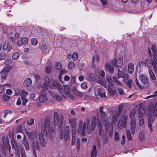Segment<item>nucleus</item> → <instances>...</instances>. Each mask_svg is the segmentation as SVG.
Here are the masks:
<instances>
[{"label": "nucleus", "mask_w": 157, "mask_h": 157, "mask_svg": "<svg viewBox=\"0 0 157 157\" xmlns=\"http://www.w3.org/2000/svg\"><path fill=\"white\" fill-rule=\"evenodd\" d=\"M95 118L93 117L92 121V123L90 125H89V121L87 120L86 122L82 124L83 121L82 120H79L78 126V132L79 133H81L82 135L84 134L85 132L86 127L88 132H90L91 131L94 130L95 127L96 123L97 122L96 121ZM98 123H97V124Z\"/></svg>", "instance_id": "nucleus-2"}, {"label": "nucleus", "mask_w": 157, "mask_h": 157, "mask_svg": "<svg viewBox=\"0 0 157 157\" xmlns=\"http://www.w3.org/2000/svg\"><path fill=\"white\" fill-rule=\"evenodd\" d=\"M117 90L119 93V94L121 95H122L124 94V91L120 87L117 88Z\"/></svg>", "instance_id": "nucleus-61"}, {"label": "nucleus", "mask_w": 157, "mask_h": 157, "mask_svg": "<svg viewBox=\"0 0 157 157\" xmlns=\"http://www.w3.org/2000/svg\"><path fill=\"white\" fill-rule=\"evenodd\" d=\"M107 80L109 85L113 87L114 85V81H113L111 77H107Z\"/></svg>", "instance_id": "nucleus-33"}, {"label": "nucleus", "mask_w": 157, "mask_h": 157, "mask_svg": "<svg viewBox=\"0 0 157 157\" xmlns=\"http://www.w3.org/2000/svg\"><path fill=\"white\" fill-rule=\"evenodd\" d=\"M152 66L155 71H157V66L156 63H154V61H151L149 59H146L144 61H140L139 64V67H144L147 68L148 70L151 69Z\"/></svg>", "instance_id": "nucleus-3"}, {"label": "nucleus", "mask_w": 157, "mask_h": 157, "mask_svg": "<svg viewBox=\"0 0 157 157\" xmlns=\"http://www.w3.org/2000/svg\"><path fill=\"white\" fill-rule=\"evenodd\" d=\"M50 80L48 78H45V85L48 87L50 85Z\"/></svg>", "instance_id": "nucleus-46"}, {"label": "nucleus", "mask_w": 157, "mask_h": 157, "mask_svg": "<svg viewBox=\"0 0 157 157\" xmlns=\"http://www.w3.org/2000/svg\"><path fill=\"white\" fill-rule=\"evenodd\" d=\"M87 84L85 82H82L81 85V86L83 89H85L88 88Z\"/></svg>", "instance_id": "nucleus-51"}, {"label": "nucleus", "mask_w": 157, "mask_h": 157, "mask_svg": "<svg viewBox=\"0 0 157 157\" xmlns=\"http://www.w3.org/2000/svg\"><path fill=\"white\" fill-rule=\"evenodd\" d=\"M12 147L15 150V154L18 157H20V154L19 152V147L18 143L15 141L14 138H12L11 141Z\"/></svg>", "instance_id": "nucleus-10"}, {"label": "nucleus", "mask_w": 157, "mask_h": 157, "mask_svg": "<svg viewBox=\"0 0 157 157\" xmlns=\"http://www.w3.org/2000/svg\"><path fill=\"white\" fill-rule=\"evenodd\" d=\"M135 115V113L134 111H132L130 112L129 117L131 120L133 119H136L134 118Z\"/></svg>", "instance_id": "nucleus-44"}, {"label": "nucleus", "mask_w": 157, "mask_h": 157, "mask_svg": "<svg viewBox=\"0 0 157 157\" xmlns=\"http://www.w3.org/2000/svg\"><path fill=\"white\" fill-rule=\"evenodd\" d=\"M22 144L24 146L25 149L26 151L29 150V146L28 142L26 138V136L25 135H24L23 140L22 141Z\"/></svg>", "instance_id": "nucleus-23"}, {"label": "nucleus", "mask_w": 157, "mask_h": 157, "mask_svg": "<svg viewBox=\"0 0 157 157\" xmlns=\"http://www.w3.org/2000/svg\"><path fill=\"white\" fill-rule=\"evenodd\" d=\"M19 57V54L17 52H15L12 56V58L14 60L17 59Z\"/></svg>", "instance_id": "nucleus-49"}, {"label": "nucleus", "mask_w": 157, "mask_h": 157, "mask_svg": "<svg viewBox=\"0 0 157 157\" xmlns=\"http://www.w3.org/2000/svg\"><path fill=\"white\" fill-rule=\"evenodd\" d=\"M122 110V107L121 106H119L118 108V110L117 113L116 115H117V117H118L121 114Z\"/></svg>", "instance_id": "nucleus-50"}, {"label": "nucleus", "mask_w": 157, "mask_h": 157, "mask_svg": "<svg viewBox=\"0 0 157 157\" xmlns=\"http://www.w3.org/2000/svg\"><path fill=\"white\" fill-rule=\"evenodd\" d=\"M126 135L129 141H131L132 140V137L129 130L126 131Z\"/></svg>", "instance_id": "nucleus-42"}, {"label": "nucleus", "mask_w": 157, "mask_h": 157, "mask_svg": "<svg viewBox=\"0 0 157 157\" xmlns=\"http://www.w3.org/2000/svg\"><path fill=\"white\" fill-rule=\"evenodd\" d=\"M139 78L140 81L144 84L147 85L149 83V80L143 74H141L139 76Z\"/></svg>", "instance_id": "nucleus-18"}, {"label": "nucleus", "mask_w": 157, "mask_h": 157, "mask_svg": "<svg viewBox=\"0 0 157 157\" xmlns=\"http://www.w3.org/2000/svg\"><path fill=\"white\" fill-rule=\"evenodd\" d=\"M59 83L57 82H55L52 83V86L51 88L52 89H55L56 88L58 84Z\"/></svg>", "instance_id": "nucleus-47"}, {"label": "nucleus", "mask_w": 157, "mask_h": 157, "mask_svg": "<svg viewBox=\"0 0 157 157\" xmlns=\"http://www.w3.org/2000/svg\"><path fill=\"white\" fill-rule=\"evenodd\" d=\"M139 136L140 140H143L144 138V132L143 131L140 132Z\"/></svg>", "instance_id": "nucleus-48"}, {"label": "nucleus", "mask_w": 157, "mask_h": 157, "mask_svg": "<svg viewBox=\"0 0 157 157\" xmlns=\"http://www.w3.org/2000/svg\"><path fill=\"white\" fill-rule=\"evenodd\" d=\"M98 93L99 96H100L101 97H105V92L104 90V89L100 88H98Z\"/></svg>", "instance_id": "nucleus-27"}, {"label": "nucleus", "mask_w": 157, "mask_h": 157, "mask_svg": "<svg viewBox=\"0 0 157 157\" xmlns=\"http://www.w3.org/2000/svg\"><path fill=\"white\" fill-rule=\"evenodd\" d=\"M28 43V39L27 38L23 37L18 39L17 41V45L20 47L22 45H25Z\"/></svg>", "instance_id": "nucleus-16"}, {"label": "nucleus", "mask_w": 157, "mask_h": 157, "mask_svg": "<svg viewBox=\"0 0 157 157\" xmlns=\"http://www.w3.org/2000/svg\"><path fill=\"white\" fill-rule=\"evenodd\" d=\"M135 82H136V85L140 88V89H142L144 88V87L143 86L140 85L139 84V83L137 79H136L135 80Z\"/></svg>", "instance_id": "nucleus-59"}, {"label": "nucleus", "mask_w": 157, "mask_h": 157, "mask_svg": "<svg viewBox=\"0 0 157 157\" xmlns=\"http://www.w3.org/2000/svg\"><path fill=\"white\" fill-rule=\"evenodd\" d=\"M102 121H103V124L107 132H109V136H112L113 133V125H112L111 124H110L109 123L108 118L103 119Z\"/></svg>", "instance_id": "nucleus-6"}, {"label": "nucleus", "mask_w": 157, "mask_h": 157, "mask_svg": "<svg viewBox=\"0 0 157 157\" xmlns=\"http://www.w3.org/2000/svg\"><path fill=\"white\" fill-rule=\"evenodd\" d=\"M26 134L28 136V138L31 140H33L36 136V133L34 132H27Z\"/></svg>", "instance_id": "nucleus-30"}, {"label": "nucleus", "mask_w": 157, "mask_h": 157, "mask_svg": "<svg viewBox=\"0 0 157 157\" xmlns=\"http://www.w3.org/2000/svg\"><path fill=\"white\" fill-rule=\"evenodd\" d=\"M101 2L102 5L105 7L107 5V0H100Z\"/></svg>", "instance_id": "nucleus-60"}, {"label": "nucleus", "mask_w": 157, "mask_h": 157, "mask_svg": "<svg viewBox=\"0 0 157 157\" xmlns=\"http://www.w3.org/2000/svg\"><path fill=\"white\" fill-rule=\"evenodd\" d=\"M98 128L99 135L100 136H102L103 137L104 136V134L102 131L101 125L100 123L99 124L98 123Z\"/></svg>", "instance_id": "nucleus-29"}, {"label": "nucleus", "mask_w": 157, "mask_h": 157, "mask_svg": "<svg viewBox=\"0 0 157 157\" xmlns=\"http://www.w3.org/2000/svg\"><path fill=\"white\" fill-rule=\"evenodd\" d=\"M116 115H113L111 118L112 122L111 124L113 125V124H114L115 122H116L117 121V117Z\"/></svg>", "instance_id": "nucleus-40"}, {"label": "nucleus", "mask_w": 157, "mask_h": 157, "mask_svg": "<svg viewBox=\"0 0 157 157\" xmlns=\"http://www.w3.org/2000/svg\"><path fill=\"white\" fill-rule=\"evenodd\" d=\"M127 118V114L125 113H123L121 115L118 124V126L120 129H122L123 128H125L126 127Z\"/></svg>", "instance_id": "nucleus-5"}, {"label": "nucleus", "mask_w": 157, "mask_h": 157, "mask_svg": "<svg viewBox=\"0 0 157 157\" xmlns=\"http://www.w3.org/2000/svg\"><path fill=\"white\" fill-rule=\"evenodd\" d=\"M115 140L117 142L119 140V135L117 132H116L114 136Z\"/></svg>", "instance_id": "nucleus-54"}, {"label": "nucleus", "mask_w": 157, "mask_h": 157, "mask_svg": "<svg viewBox=\"0 0 157 157\" xmlns=\"http://www.w3.org/2000/svg\"><path fill=\"white\" fill-rule=\"evenodd\" d=\"M63 119L62 116L59 117L56 112L54 113L53 121L55 125H57L59 128H60L62 125Z\"/></svg>", "instance_id": "nucleus-7"}, {"label": "nucleus", "mask_w": 157, "mask_h": 157, "mask_svg": "<svg viewBox=\"0 0 157 157\" xmlns=\"http://www.w3.org/2000/svg\"><path fill=\"white\" fill-rule=\"evenodd\" d=\"M35 147L36 148V149L37 150L39 151L40 147L39 145V144L37 141H33V145L32 146V148L33 151L34 153V154L35 156H36Z\"/></svg>", "instance_id": "nucleus-17"}, {"label": "nucleus", "mask_w": 157, "mask_h": 157, "mask_svg": "<svg viewBox=\"0 0 157 157\" xmlns=\"http://www.w3.org/2000/svg\"><path fill=\"white\" fill-rule=\"evenodd\" d=\"M139 125L140 126L143 125L144 123V120L141 114H139L138 117Z\"/></svg>", "instance_id": "nucleus-32"}, {"label": "nucleus", "mask_w": 157, "mask_h": 157, "mask_svg": "<svg viewBox=\"0 0 157 157\" xmlns=\"http://www.w3.org/2000/svg\"><path fill=\"white\" fill-rule=\"evenodd\" d=\"M50 121L48 117L45 119L44 125L41 127V132L39 133V138L40 144L42 147H44L46 144L44 137L45 129L46 131V135L47 136H49L51 139H53L55 136V131L52 128H50Z\"/></svg>", "instance_id": "nucleus-1"}, {"label": "nucleus", "mask_w": 157, "mask_h": 157, "mask_svg": "<svg viewBox=\"0 0 157 157\" xmlns=\"http://www.w3.org/2000/svg\"><path fill=\"white\" fill-rule=\"evenodd\" d=\"M27 124L28 125H32L34 123V119H31L27 121Z\"/></svg>", "instance_id": "nucleus-62"}, {"label": "nucleus", "mask_w": 157, "mask_h": 157, "mask_svg": "<svg viewBox=\"0 0 157 157\" xmlns=\"http://www.w3.org/2000/svg\"><path fill=\"white\" fill-rule=\"evenodd\" d=\"M39 100L40 103L46 102L48 100L47 95L45 94H41L40 96Z\"/></svg>", "instance_id": "nucleus-24"}, {"label": "nucleus", "mask_w": 157, "mask_h": 157, "mask_svg": "<svg viewBox=\"0 0 157 157\" xmlns=\"http://www.w3.org/2000/svg\"><path fill=\"white\" fill-rule=\"evenodd\" d=\"M69 132V127L68 126H65L64 132L63 131H61L59 135L60 139H63V138L64 140L67 141L68 139V134Z\"/></svg>", "instance_id": "nucleus-9"}, {"label": "nucleus", "mask_w": 157, "mask_h": 157, "mask_svg": "<svg viewBox=\"0 0 157 157\" xmlns=\"http://www.w3.org/2000/svg\"><path fill=\"white\" fill-rule=\"evenodd\" d=\"M76 132H73V133H72V140H71V145H74L75 144V142L76 140V137L75 136Z\"/></svg>", "instance_id": "nucleus-37"}, {"label": "nucleus", "mask_w": 157, "mask_h": 157, "mask_svg": "<svg viewBox=\"0 0 157 157\" xmlns=\"http://www.w3.org/2000/svg\"><path fill=\"white\" fill-rule=\"evenodd\" d=\"M10 98V96L6 94H4L3 96L2 99L5 101H7L9 100Z\"/></svg>", "instance_id": "nucleus-56"}, {"label": "nucleus", "mask_w": 157, "mask_h": 157, "mask_svg": "<svg viewBox=\"0 0 157 157\" xmlns=\"http://www.w3.org/2000/svg\"><path fill=\"white\" fill-rule=\"evenodd\" d=\"M123 82L128 88L130 89L132 88L133 81L128 78V75L126 77L123 79Z\"/></svg>", "instance_id": "nucleus-15"}, {"label": "nucleus", "mask_w": 157, "mask_h": 157, "mask_svg": "<svg viewBox=\"0 0 157 157\" xmlns=\"http://www.w3.org/2000/svg\"><path fill=\"white\" fill-rule=\"evenodd\" d=\"M31 80L30 78H28L24 81L23 85L25 87H28L31 85Z\"/></svg>", "instance_id": "nucleus-26"}, {"label": "nucleus", "mask_w": 157, "mask_h": 157, "mask_svg": "<svg viewBox=\"0 0 157 157\" xmlns=\"http://www.w3.org/2000/svg\"><path fill=\"white\" fill-rule=\"evenodd\" d=\"M51 96L55 98L57 100L59 101H60L62 99L61 98L59 95L54 94H51Z\"/></svg>", "instance_id": "nucleus-41"}, {"label": "nucleus", "mask_w": 157, "mask_h": 157, "mask_svg": "<svg viewBox=\"0 0 157 157\" xmlns=\"http://www.w3.org/2000/svg\"><path fill=\"white\" fill-rule=\"evenodd\" d=\"M130 124L131 132L132 134H134L136 125V119L131 120Z\"/></svg>", "instance_id": "nucleus-21"}, {"label": "nucleus", "mask_w": 157, "mask_h": 157, "mask_svg": "<svg viewBox=\"0 0 157 157\" xmlns=\"http://www.w3.org/2000/svg\"><path fill=\"white\" fill-rule=\"evenodd\" d=\"M72 57L73 60L75 61L78 59V55L76 53H74L73 54Z\"/></svg>", "instance_id": "nucleus-52"}, {"label": "nucleus", "mask_w": 157, "mask_h": 157, "mask_svg": "<svg viewBox=\"0 0 157 157\" xmlns=\"http://www.w3.org/2000/svg\"><path fill=\"white\" fill-rule=\"evenodd\" d=\"M75 64L74 62L72 61L69 62L68 67V69L71 70L75 67Z\"/></svg>", "instance_id": "nucleus-36"}, {"label": "nucleus", "mask_w": 157, "mask_h": 157, "mask_svg": "<svg viewBox=\"0 0 157 157\" xmlns=\"http://www.w3.org/2000/svg\"><path fill=\"white\" fill-rule=\"evenodd\" d=\"M57 88L60 93H61L62 91H63V86L59 83L57 86Z\"/></svg>", "instance_id": "nucleus-55"}, {"label": "nucleus", "mask_w": 157, "mask_h": 157, "mask_svg": "<svg viewBox=\"0 0 157 157\" xmlns=\"http://www.w3.org/2000/svg\"><path fill=\"white\" fill-rule=\"evenodd\" d=\"M56 68L57 70H59L62 68V66L60 63L56 62L55 64Z\"/></svg>", "instance_id": "nucleus-58"}, {"label": "nucleus", "mask_w": 157, "mask_h": 157, "mask_svg": "<svg viewBox=\"0 0 157 157\" xmlns=\"http://www.w3.org/2000/svg\"><path fill=\"white\" fill-rule=\"evenodd\" d=\"M13 49L12 44L10 43L6 42L4 44L3 47V49L4 51H7L8 52H10Z\"/></svg>", "instance_id": "nucleus-19"}, {"label": "nucleus", "mask_w": 157, "mask_h": 157, "mask_svg": "<svg viewBox=\"0 0 157 157\" xmlns=\"http://www.w3.org/2000/svg\"><path fill=\"white\" fill-rule=\"evenodd\" d=\"M2 141L6 149H8L10 151L11 149L9 143L8 137H3Z\"/></svg>", "instance_id": "nucleus-14"}, {"label": "nucleus", "mask_w": 157, "mask_h": 157, "mask_svg": "<svg viewBox=\"0 0 157 157\" xmlns=\"http://www.w3.org/2000/svg\"><path fill=\"white\" fill-rule=\"evenodd\" d=\"M127 71L129 74H132L134 70V66L133 63H130L127 65Z\"/></svg>", "instance_id": "nucleus-20"}, {"label": "nucleus", "mask_w": 157, "mask_h": 157, "mask_svg": "<svg viewBox=\"0 0 157 157\" xmlns=\"http://www.w3.org/2000/svg\"><path fill=\"white\" fill-rule=\"evenodd\" d=\"M68 120L72 128V133H73V132H76V131L75 128L76 127V123L75 119L73 118H69Z\"/></svg>", "instance_id": "nucleus-13"}, {"label": "nucleus", "mask_w": 157, "mask_h": 157, "mask_svg": "<svg viewBox=\"0 0 157 157\" xmlns=\"http://www.w3.org/2000/svg\"><path fill=\"white\" fill-rule=\"evenodd\" d=\"M112 64L115 67H121L123 66V60L122 58L114 59L111 61Z\"/></svg>", "instance_id": "nucleus-11"}, {"label": "nucleus", "mask_w": 157, "mask_h": 157, "mask_svg": "<svg viewBox=\"0 0 157 157\" xmlns=\"http://www.w3.org/2000/svg\"><path fill=\"white\" fill-rule=\"evenodd\" d=\"M31 43L32 45H35L37 44L38 41L36 39L33 38L31 39Z\"/></svg>", "instance_id": "nucleus-57"}, {"label": "nucleus", "mask_w": 157, "mask_h": 157, "mask_svg": "<svg viewBox=\"0 0 157 157\" xmlns=\"http://www.w3.org/2000/svg\"><path fill=\"white\" fill-rule=\"evenodd\" d=\"M12 67L11 66L7 65L4 67L2 71L7 74L12 69Z\"/></svg>", "instance_id": "nucleus-31"}, {"label": "nucleus", "mask_w": 157, "mask_h": 157, "mask_svg": "<svg viewBox=\"0 0 157 157\" xmlns=\"http://www.w3.org/2000/svg\"><path fill=\"white\" fill-rule=\"evenodd\" d=\"M63 91L66 97H68L72 100L74 99V97L70 93V88L69 86H64Z\"/></svg>", "instance_id": "nucleus-12"}, {"label": "nucleus", "mask_w": 157, "mask_h": 157, "mask_svg": "<svg viewBox=\"0 0 157 157\" xmlns=\"http://www.w3.org/2000/svg\"><path fill=\"white\" fill-rule=\"evenodd\" d=\"M113 78L114 82H115V84L117 85L121 86L122 85V83L120 82L117 79L116 77L115 76L113 77Z\"/></svg>", "instance_id": "nucleus-34"}, {"label": "nucleus", "mask_w": 157, "mask_h": 157, "mask_svg": "<svg viewBox=\"0 0 157 157\" xmlns=\"http://www.w3.org/2000/svg\"><path fill=\"white\" fill-rule=\"evenodd\" d=\"M89 78L92 81H94L95 79V75L92 73L90 74L89 75Z\"/></svg>", "instance_id": "nucleus-38"}, {"label": "nucleus", "mask_w": 157, "mask_h": 157, "mask_svg": "<svg viewBox=\"0 0 157 157\" xmlns=\"http://www.w3.org/2000/svg\"><path fill=\"white\" fill-rule=\"evenodd\" d=\"M105 70L109 73H113L114 72L113 66L108 63H105Z\"/></svg>", "instance_id": "nucleus-22"}, {"label": "nucleus", "mask_w": 157, "mask_h": 157, "mask_svg": "<svg viewBox=\"0 0 157 157\" xmlns=\"http://www.w3.org/2000/svg\"><path fill=\"white\" fill-rule=\"evenodd\" d=\"M103 108L104 107H101L99 109V113H98L97 116L93 117L95 118L96 121H98L99 124L100 123L101 121H102L103 119L107 118L105 117L106 113L103 110Z\"/></svg>", "instance_id": "nucleus-8"}, {"label": "nucleus", "mask_w": 157, "mask_h": 157, "mask_svg": "<svg viewBox=\"0 0 157 157\" xmlns=\"http://www.w3.org/2000/svg\"><path fill=\"white\" fill-rule=\"evenodd\" d=\"M0 75H1L2 79H5L7 76V74L2 71L0 73Z\"/></svg>", "instance_id": "nucleus-45"}, {"label": "nucleus", "mask_w": 157, "mask_h": 157, "mask_svg": "<svg viewBox=\"0 0 157 157\" xmlns=\"http://www.w3.org/2000/svg\"><path fill=\"white\" fill-rule=\"evenodd\" d=\"M117 78H123V79L126 77L128 75L127 73H124L122 71H120L119 69H117Z\"/></svg>", "instance_id": "nucleus-25"}, {"label": "nucleus", "mask_w": 157, "mask_h": 157, "mask_svg": "<svg viewBox=\"0 0 157 157\" xmlns=\"http://www.w3.org/2000/svg\"><path fill=\"white\" fill-rule=\"evenodd\" d=\"M96 60L97 61V62H98V60L99 59V58L98 56L97 55H96V56H93L92 61V63H94L96 61Z\"/></svg>", "instance_id": "nucleus-53"}, {"label": "nucleus", "mask_w": 157, "mask_h": 157, "mask_svg": "<svg viewBox=\"0 0 157 157\" xmlns=\"http://www.w3.org/2000/svg\"><path fill=\"white\" fill-rule=\"evenodd\" d=\"M96 148L95 145H94L92 147L91 151V157H96Z\"/></svg>", "instance_id": "nucleus-28"}, {"label": "nucleus", "mask_w": 157, "mask_h": 157, "mask_svg": "<svg viewBox=\"0 0 157 157\" xmlns=\"http://www.w3.org/2000/svg\"><path fill=\"white\" fill-rule=\"evenodd\" d=\"M67 72V71L66 70L63 69H61L60 71L59 72V79H60L62 77V75H64L66 74Z\"/></svg>", "instance_id": "nucleus-39"}, {"label": "nucleus", "mask_w": 157, "mask_h": 157, "mask_svg": "<svg viewBox=\"0 0 157 157\" xmlns=\"http://www.w3.org/2000/svg\"><path fill=\"white\" fill-rule=\"evenodd\" d=\"M45 71L47 74H50L51 72V70L49 67H47L45 69Z\"/></svg>", "instance_id": "nucleus-63"}, {"label": "nucleus", "mask_w": 157, "mask_h": 157, "mask_svg": "<svg viewBox=\"0 0 157 157\" xmlns=\"http://www.w3.org/2000/svg\"><path fill=\"white\" fill-rule=\"evenodd\" d=\"M148 112L149 113V115L148 116V126L149 129L152 132V124L154 121L155 118H154L151 115L152 114L155 117L157 116V109H155L153 107L151 110H150L149 108H148Z\"/></svg>", "instance_id": "nucleus-4"}, {"label": "nucleus", "mask_w": 157, "mask_h": 157, "mask_svg": "<svg viewBox=\"0 0 157 157\" xmlns=\"http://www.w3.org/2000/svg\"><path fill=\"white\" fill-rule=\"evenodd\" d=\"M148 71L151 78L152 80H155V77L154 74L152 71V70L151 69L148 70Z\"/></svg>", "instance_id": "nucleus-35"}, {"label": "nucleus", "mask_w": 157, "mask_h": 157, "mask_svg": "<svg viewBox=\"0 0 157 157\" xmlns=\"http://www.w3.org/2000/svg\"><path fill=\"white\" fill-rule=\"evenodd\" d=\"M108 90L110 95H113L114 94L115 92L113 90L110 86H108Z\"/></svg>", "instance_id": "nucleus-43"}, {"label": "nucleus", "mask_w": 157, "mask_h": 157, "mask_svg": "<svg viewBox=\"0 0 157 157\" xmlns=\"http://www.w3.org/2000/svg\"><path fill=\"white\" fill-rule=\"evenodd\" d=\"M21 157H26L25 151L24 148L21 150Z\"/></svg>", "instance_id": "nucleus-64"}]
</instances>
